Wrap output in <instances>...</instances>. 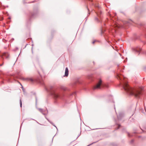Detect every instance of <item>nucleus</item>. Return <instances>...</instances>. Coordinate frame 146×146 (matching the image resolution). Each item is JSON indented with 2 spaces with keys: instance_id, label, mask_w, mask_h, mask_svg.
Masks as SVG:
<instances>
[{
  "instance_id": "nucleus-1",
  "label": "nucleus",
  "mask_w": 146,
  "mask_h": 146,
  "mask_svg": "<svg viewBox=\"0 0 146 146\" xmlns=\"http://www.w3.org/2000/svg\"><path fill=\"white\" fill-rule=\"evenodd\" d=\"M123 88L125 90L130 94L134 95L136 97H139V95L141 94V90L140 89L136 90L133 89L130 87L128 84L126 82L124 83Z\"/></svg>"
},
{
  "instance_id": "nucleus-14",
  "label": "nucleus",
  "mask_w": 146,
  "mask_h": 146,
  "mask_svg": "<svg viewBox=\"0 0 146 146\" xmlns=\"http://www.w3.org/2000/svg\"><path fill=\"white\" fill-rule=\"evenodd\" d=\"M119 79H120V77L119 76Z\"/></svg>"
},
{
  "instance_id": "nucleus-4",
  "label": "nucleus",
  "mask_w": 146,
  "mask_h": 146,
  "mask_svg": "<svg viewBox=\"0 0 146 146\" xmlns=\"http://www.w3.org/2000/svg\"><path fill=\"white\" fill-rule=\"evenodd\" d=\"M68 74V70L67 68H66L65 69V76H67Z\"/></svg>"
},
{
  "instance_id": "nucleus-6",
  "label": "nucleus",
  "mask_w": 146,
  "mask_h": 146,
  "mask_svg": "<svg viewBox=\"0 0 146 146\" xmlns=\"http://www.w3.org/2000/svg\"><path fill=\"white\" fill-rule=\"evenodd\" d=\"M6 55H8V54L7 53H4L3 54V56H6Z\"/></svg>"
},
{
  "instance_id": "nucleus-13",
  "label": "nucleus",
  "mask_w": 146,
  "mask_h": 146,
  "mask_svg": "<svg viewBox=\"0 0 146 146\" xmlns=\"http://www.w3.org/2000/svg\"><path fill=\"white\" fill-rule=\"evenodd\" d=\"M90 1H92V0H89Z\"/></svg>"
},
{
  "instance_id": "nucleus-8",
  "label": "nucleus",
  "mask_w": 146,
  "mask_h": 146,
  "mask_svg": "<svg viewBox=\"0 0 146 146\" xmlns=\"http://www.w3.org/2000/svg\"><path fill=\"white\" fill-rule=\"evenodd\" d=\"M30 80H31V81H33V79H30Z\"/></svg>"
},
{
  "instance_id": "nucleus-12",
  "label": "nucleus",
  "mask_w": 146,
  "mask_h": 146,
  "mask_svg": "<svg viewBox=\"0 0 146 146\" xmlns=\"http://www.w3.org/2000/svg\"><path fill=\"white\" fill-rule=\"evenodd\" d=\"M94 42H95V41H93V42H92V43L93 44H94Z\"/></svg>"
},
{
  "instance_id": "nucleus-2",
  "label": "nucleus",
  "mask_w": 146,
  "mask_h": 146,
  "mask_svg": "<svg viewBox=\"0 0 146 146\" xmlns=\"http://www.w3.org/2000/svg\"><path fill=\"white\" fill-rule=\"evenodd\" d=\"M102 85V81L100 80L97 84L94 86V89H98L100 88L101 86Z\"/></svg>"
},
{
  "instance_id": "nucleus-11",
  "label": "nucleus",
  "mask_w": 146,
  "mask_h": 146,
  "mask_svg": "<svg viewBox=\"0 0 146 146\" xmlns=\"http://www.w3.org/2000/svg\"><path fill=\"white\" fill-rule=\"evenodd\" d=\"M95 6H96V7H98V6H97V5H95Z\"/></svg>"
},
{
  "instance_id": "nucleus-5",
  "label": "nucleus",
  "mask_w": 146,
  "mask_h": 146,
  "mask_svg": "<svg viewBox=\"0 0 146 146\" xmlns=\"http://www.w3.org/2000/svg\"><path fill=\"white\" fill-rule=\"evenodd\" d=\"M20 105L21 107L22 104V101H21V100H20Z\"/></svg>"
},
{
  "instance_id": "nucleus-3",
  "label": "nucleus",
  "mask_w": 146,
  "mask_h": 146,
  "mask_svg": "<svg viewBox=\"0 0 146 146\" xmlns=\"http://www.w3.org/2000/svg\"><path fill=\"white\" fill-rule=\"evenodd\" d=\"M51 93L55 98H57L59 97V96L58 92L54 90H52Z\"/></svg>"
},
{
  "instance_id": "nucleus-9",
  "label": "nucleus",
  "mask_w": 146,
  "mask_h": 146,
  "mask_svg": "<svg viewBox=\"0 0 146 146\" xmlns=\"http://www.w3.org/2000/svg\"><path fill=\"white\" fill-rule=\"evenodd\" d=\"M39 111H41V112H42V110L41 109H39Z\"/></svg>"
},
{
  "instance_id": "nucleus-7",
  "label": "nucleus",
  "mask_w": 146,
  "mask_h": 146,
  "mask_svg": "<svg viewBox=\"0 0 146 146\" xmlns=\"http://www.w3.org/2000/svg\"><path fill=\"white\" fill-rule=\"evenodd\" d=\"M3 19V18L2 17H1V19H0V20H2Z\"/></svg>"
},
{
  "instance_id": "nucleus-10",
  "label": "nucleus",
  "mask_w": 146,
  "mask_h": 146,
  "mask_svg": "<svg viewBox=\"0 0 146 146\" xmlns=\"http://www.w3.org/2000/svg\"><path fill=\"white\" fill-rule=\"evenodd\" d=\"M115 27H118V26L117 25H115Z\"/></svg>"
}]
</instances>
